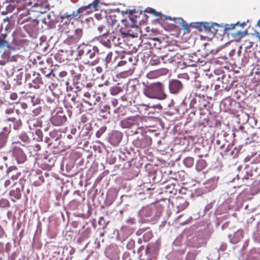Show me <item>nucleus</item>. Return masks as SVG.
Returning a JSON list of instances; mask_svg holds the SVG:
<instances>
[{
	"mask_svg": "<svg viewBox=\"0 0 260 260\" xmlns=\"http://www.w3.org/2000/svg\"><path fill=\"white\" fill-rule=\"evenodd\" d=\"M10 206L9 201L7 199H1L0 200V207L6 208L9 207Z\"/></svg>",
	"mask_w": 260,
	"mask_h": 260,
	"instance_id": "e433bc0d",
	"label": "nucleus"
},
{
	"mask_svg": "<svg viewBox=\"0 0 260 260\" xmlns=\"http://www.w3.org/2000/svg\"><path fill=\"white\" fill-rule=\"evenodd\" d=\"M178 209V212L182 211L185 209L189 205V202L183 197H177L174 202Z\"/></svg>",
	"mask_w": 260,
	"mask_h": 260,
	"instance_id": "f8f14e48",
	"label": "nucleus"
},
{
	"mask_svg": "<svg viewBox=\"0 0 260 260\" xmlns=\"http://www.w3.org/2000/svg\"><path fill=\"white\" fill-rule=\"evenodd\" d=\"M20 145L25 146L24 144H22L19 140L13 141L10 150L13 156L15 158L18 164L23 162L26 158V155L20 147Z\"/></svg>",
	"mask_w": 260,
	"mask_h": 260,
	"instance_id": "423d86ee",
	"label": "nucleus"
},
{
	"mask_svg": "<svg viewBox=\"0 0 260 260\" xmlns=\"http://www.w3.org/2000/svg\"><path fill=\"white\" fill-rule=\"evenodd\" d=\"M160 59L164 63H173V51L169 50V52L160 56Z\"/></svg>",
	"mask_w": 260,
	"mask_h": 260,
	"instance_id": "412c9836",
	"label": "nucleus"
},
{
	"mask_svg": "<svg viewBox=\"0 0 260 260\" xmlns=\"http://www.w3.org/2000/svg\"><path fill=\"white\" fill-rule=\"evenodd\" d=\"M127 63L128 61L126 59H124L123 60H121L119 61L117 64H116V66H123L124 65H126L127 66Z\"/></svg>",
	"mask_w": 260,
	"mask_h": 260,
	"instance_id": "864d4df0",
	"label": "nucleus"
},
{
	"mask_svg": "<svg viewBox=\"0 0 260 260\" xmlns=\"http://www.w3.org/2000/svg\"><path fill=\"white\" fill-rule=\"evenodd\" d=\"M4 244L3 242H0V251H2L4 249Z\"/></svg>",
	"mask_w": 260,
	"mask_h": 260,
	"instance_id": "774afa93",
	"label": "nucleus"
},
{
	"mask_svg": "<svg viewBox=\"0 0 260 260\" xmlns=\"http://www.w3.org/2000/svg\"><path fill=\"white\" fill-rule=\"evenodd\" d=\"M98 223L100 225L103 226V229H106L108 224V223L105 221L104 217L102 216L100 217Z\"/></svg>",
	"mask_w": 260,
	"mask_h": 260,
	"instance_id": "58836bf2",
	"label": "nucleus"
},
{
	"mask_svg": "<svg viewBox=\"0 0 260 260\" xmlns=\"http://www.w3.org/2000/svg\"><path fill=\"white\" fill-rule=\"evenodd\" d=\"M43 84V82L40 77H36L34 79L31 83H29V85L30 87H34L36 89L39 88Z\"/></svg>",
	"mask_w": 260,
	"mask_h": 260,
	"instance_id": "5701e85b",
	"label": "nucleus"
},
{
	"mask_svg": "<svg viewBox=\"0 0 260 260\" xmlns=\"http://www.w3.org/2000/svg\"><path fill=\"white\" fill-rule=\"evenodd\" d=\"M142 122V118L139 116H132L123 119L120 122V125L122 128L134 127L136 129L134 134H139V131H142L143 126L140 125ZM133 132V131H132Z\"/></svg>",
	"mask_w": 260,
	"mask_h": 260,
	"instance_id": "39448f33",
	"label": "nucleus"
},
{
	"mask_svg": "<svg viewBox=\"0 0 260 260\" xmlns=\"http://www.w3.org/2000/svg\"><path fill=\"white\" fill-rule=\"evenodd\" d=\"M164 89V84L161 82H157L147 85L144 89L143 93L145 95L149 98L161 100L167 98Z\"/></svg>",
	"mask_w": 260,
	"mask_h": 260,
	"instance_id": "f03ea898",
	"label": "nucleus"
},
{
	"mask_svg": "<svg viewBox=\"0 0 260 260\" xmlns=\"http://www.w3.org/2000/svg\"><path fill=\"white\" fill-rule=\"evenodd\" d=\"M119 54L117 51H115L114 52H110L108 53L105 58L107 66H108V64L111 66L115 63L117 59L119 58Z\"/></svg>",
	"mask_w": 260,
	"mask_h": 260,
	"instance_id": "f3484780",
	"label": "nucleus"
},
{
	"mask_svg": "<svg viewBox=\"0 0 260 260\" xmlns=\"http://www.w3.org/2000/svg\"><path fill=\"white\" fill-rule=\"evenodd\" d=\"M112 104L113 107H115L117 104V101L116 100H113L112 101Z\"/></svg>",
	"mask_w": 260,
	"mask_h": 260,
	"instance_id": "338daca9",
	"label": "nucleus"
},
{
	"mask_svg": "<svg viewBox=\"0 0 260 260\" xmlns=\"http://www.w3.org/2000/svg\"><path fill=\"white\" fill-rule=\"evenodd\" d=\"M41 57L40 56H38L37 57V58H35L34 60V64H41L42 63H43V60H41Z\"/></svg>",
	"mask_w": 260,
	"mask_h": 260,
	"instance_id": "603ef678",
	"label": "nucleus"
},
{
	"mask_svg": "<svg viewBox=\"0 0 260 260\" xmlns=\"http://www.w3.org/2000/svg\"><path fill=\"white\" fill-rule=\"evenodd\" d=\"M165 19L166 20H173L176 25H176V26H181L184 24L185 22L183 19L180 17L172 18L170 16H166Z\"/></svg>",
	"mask_w": 260,
	"mask_h": 260,
	"instance_id": "bb28decb",
	"label": "nucleus"
},
{
	"mask_svg": "<svg viewBox=\"0 0 260 260\" xmlns=\"http://www.w3.org/2000/svg\"><path fill=\"white\" fill-rule=\"evenodd\" d=\"M19 111L16 110V113L17 114V117H9L7 118V120L10 121L12 123L13 128L15 130H19L22 126V122L18 116Z\"/></svg>",
	"mask_w": 260,
	"mask_h": 260,
	"instance_id": "ddd939ff",
	"label": "nucleus"
},
{
	"mask_svg": "<svg viewBox=\"0 0 260 260\" xmlns=\"http://www.w3.org/2000/svg\"><path fill=\"white\" fill-rule=\"evenodd\" d=\"M51 75H53V77H55V74L53 73L52 70H51L49 73L46 75V77H49Z\"/></svg>",
	"mask_w": 260,
	"mask_h": 260,
	"instance_id": "0e129e2a",
	"label": "nucleus"
},
{
	"mask_svg": "<svg viewBox=\"0 0 260 260\" xmlns=\"http://www.w3.org/2000/svg\"><path fill=\"white\" fill-rule=\"evenodd\" d=\"M78 42L72 36H69L64 41V44L71 46L70 50L72 55H73L74 50L73 48L76 46V44Z\"/></svg>",
	"mask_w": 260,
	"mask_h": 260,
	"instance_id": "6ab92c4d",
	"label": "nucleus"
},
{
	"mask_svg": "<svg viewBox=\"0 0 260 260\" xmlns=\"http://www.w3.org/2000/svg\"><path fill=\"white\" fill-rule=\"evenodd\" d=\"M14 109L13 108H8L6 110L5 112L7 114H11L14 112Z\"/></svg>",
	"mask_w": 260,
	"mask_h": 260,
	"instance_id": "6e6d98bb",
	"label": "nucleus"
},
{
	"mask_svg": "<svg viewBox=\"0 0 260 260\" xmlns=\"http://www.w3.org/2000/svg\"><path fill=\"white\" fill-rule=\"evenodd\" d=\"M27 0H7V2L9 3H22L24 4H28V3L27 2Z\"/></svg>",
	"mask_w": 260,
	"mask_h": 260,
	"instance_id": "49530a36",
	"label": "nucleus"
},
{
	"mask_svg": "<svg viewBox=\"0 0 260 260\" xmlns=\"http://www.w3.org/2000/svg\"><path fill=\"white\" fill-rule=\"evenodd\" d=\"M207 62V58L205 56H202L201 58L199 57V60L198 63H200L201 65H204Z\"/></svg>",
	"mask_w": 260,
	"mask_h": 260,
	"instance_id": "3c124183",
	"label": "nucleus"
},
{
	"mask_svg": "<svg viewBox=\"0 0 260 260\" xmlns=\"http://www.w3.org/2000/svg\"><path fill=\"white\" fill-rule=\"evenodd\" d=\"M7 159V157L3 156L2 154H0V169H3L4 166L6 165V161Z\"/></svg>",
	"mask_w": 260,
	"mask_h": 260,
	"instance_id": "a19ab883",
	"label": "nucleus"
},
{
	"mask_svg": "<svg viewBox=\"0 0 260 260\" xmlns=\"http://www.w3.org/2000/svg\"><path fill=\"white\" fill-rule=\"evenodd\" d=\"M76 132H77V129L76 128L73 127V128H71V134L74 135L76 134Z\"/></svg>",
	"mask_w": 260,
	"mask_h": 260,
	"instance_id": "052dcab7",
	"label": "nucleus"
},
{
	"mask_svg": "<svg viewBox=\"0 0 260 260\" xmlns=\"http://www.w3.org/2000/svg\"><path fill=\"white\" fill-rule=\"evenodd\" d=\"M99 3V0H94L92 3L88 4L87 6L81 7L72 13L66 12L60 17L61 22L66 24L69 23L71 20L76 18L79 14L82 13L84 10L89 8H91L92 11H97L98 10Z\"/></svg>",
	"mask_w": 260,
	"mask_h": 260,
	"instance_id": "20e7f679",
	"label": "nucleus"
},
{
	"mask_svg": "<svg viewBox=\"0 0 260 260\" xmlns=\"http://www.w3.org/2000/svg\"><path fill=\"white\" fill-rule=\"evenodd\" d=\"M10 98L12 100H17L18 96L16 93H12L10 94Z\"/></svg>",
	"mask_w": 260,
	"mask_h": 260,
	"instance_id": "4d7b16f0",
	"label": "nucleus"
},
{
	"mask_svg": "<svg viewBox=\"0 0 260 260\" xmlns=\"http://www.w3.org/2000/svg\"><path fill=\"white\" fill-rule=\"evenodd\" d=\"M153 40L155 42L153 43L154 47L157 49H160L162 47L160 40L157 38H154Z\"/></svg>",
	"mask_w": 260,
	"mask_h": 260,
	"instance_id": "ea45409f",
	"label": "nucleus"
},
{
	"mask_svg": "<svg viewBox=\"0 0 260 260\" xmlns=\"http://www.w3.org/2000/svg\"><path fill=\"white\" fill-rule=\"evenodd\" d=\"M126 222L131 223V224H134L135 223V219L129 218L126 220Z\"/></svg>",
	"mask_w": 260,
	"mask_h": 260,
	"instance_id": "680f3d73",
	"label": "nucleus"
},
{
	"mask_svg": "<svg viewBox=\"0 0 260 260\" xmlns=\"http://www.w3.org/2000/svg\"><path fill=\"white\" fill-rule=\"evenodd\" d=\"M119 84L118 83L117 85L111 87L110 91V93L112 95H115L121 92L122 91V88L119 86Z\"/></svg>",
	"mask_w": 260,
	"mask_h": 260,
	"instance_id": "c85d7f7f",
	"label": "nucleus"
},
{
	"mask_svg": "<svg viewBox=\"0 0 260 260\" xmlns=\"http://www.w3.org/2000/svg\"><path fill=\"white\" fill-rule=\"evenodd\" d=\"M51 122L55 126H60L67 121V117L62 111H59L53 115L51 118Z\"/></svg>",
	"mask_w": 260,
	"mask_h": 260,
	"instance_id": "1a4fd4ad",
	"label": "nucleus"
},
{
	"mask_svg": "<svg viewBox=\"0 0 260 260\" xmlns=\"http://www.w3.org/2000/svg\"><path fill=\"white\" fill-rule=\"evenodd\" d=\"M44 182V178L43 175H35V180L33 182L34 185L39 186Z\"/></svg>",
	"mask_w": 260,
	"mask_h": 260,
	"instance_id": "b1692460",
	"label": "nucleus"
},
{
	"mask_svg": "<svg viewBox=\"0 0 260 260\" xmlns=\"http://www.w3.org/2000/svg\"><path fill=\"white\" fill-rule=\"evenodd\" d=\"M181 26L186 31V32L188 33L190 32L189 26L186 23L185 21L184 22V24Z\"/></svg>",
	"mask_w": 260,
	"mask_h": 260,
	"instance_id": "5fc2aeb1",
	"label": "nucleus"
},
{
	"mask_svg": "<svg viewBox=\"0 0 260 260\" xmlns=\"http://www.w3.org/2000/svg\"><path fill=\"white\" fill-rule=\"evenodd\" d=\"M7 173L8 175L10 176V179L13 182H17V180L20 178L21 175V173L14 167L9 168L7 170Z\"/></svg>",
	"mask_w": 260,
	"mask_h": 260,
	"instance_id": "dca6fc26",
	"label": "nucleus"
},
{
	"mask_svg": "<svg viewBox=\"0 0 260 260\" xmlns=\"http://www.w3.org/2000/svg\"><path fill=\"white\" fill-rule=\"evenodd\" d=\"M236 24H225L224 26V30L228 31L231 29H233L235 28Z\"/></svg>",
	"mask_w": 260,
	"mask_h": 260,
	"instance_id": "8fccbe9b",
	"label": "nucleus"
},
{
	"mask_svg": "<svg viewBox=\"0 0 260 260\" xmlns=\"http://www.w3.org/2000/svg\"><path fill=\"white\" fill-rule=\"evenodd\" d=\"M19 138L22 142L24 143L25 144L28 143L30 141V139L28 136L25 133H21L19 135Z\"/></svg>",
	"mask_w": 260,
	"mask_h": 260,
	"instance_id": "72a5a7b5",
	"label": "nucleus"
},
{
	"mask_svg": "<svg viewBox=\"0 0 260 260\" xmlns=\"http://www.w3.org/2000/svg\"><path fill=\"white\" fill-rule=\"evenodd\" d=\"M134 70H135L134 68H128V70L121 72L120 73V76L121 77L126 78L127 77L131 76L134 73Z\"/></svg>",
	"mask_w": 260,
	"mask_h": 260,
	"instance_id": "c756f323",
	"label": "nucleus"
},
{
	"mask_svg": "<svg viewBox=\"0 0 260 260\" xmlns=\"http://www.w3.org/2000/svg\"><path fill=\"white\" fill-rule=\"evenodd\" d=\"M125 58L128 61L127 67L129 68H134L135 69L134 66L135 64V63L133 62L134 60L135 59L132 57H129L128 58Z\"/></svg>",
	"mask_w": 260,
	"mask_h": 260,
	"instance_id": "79ce46f5",
	"label": "nucleus"
},
{
	"mask_svg": "<svg viewBox=\"0 0 260 260\" xmlns=\"http://www.w3.org/2000/svg\"><path fill=\"white\" fill-rule=\"evenodd\" d=\"M195 255L192 252L187 253L186 256V260H194Z\"/></svg>",
	"mask_w": 260,
	"mask_h": 260,
	"instance_id": "de8ad7c7",
	"label": "nucleus"
},
{
	"mask_svg": "<svg viewBox=\"0 0 260 260\" xmlns=\"http://www.w3.org/2000/svg\"><path fill=\"white\" fill-rule=\"evenodd\" d=\"M41 112L40 109H36L34 110H33V112L35 113V115H37L40 113Z\"/></svg>",
	"mask_w": 260,
	"mask_h": 260,
	"instance_id": "bf43d9fd",
	"label": "nucleus"
},
{
	"mask_svg": "<svg viewBox=\"0 0 260 260\" xmlns=\"http://www.w3.org/2000/svg\"><path fill=\"white\" fill-rule=\"evenodd\" d=\"M182 56L179 53H174L173 51V62L179 63L180 62Z\"/></svg>",
	"mask_w": 260,
	"mask_h": 260,
	"instance_id": "4c0bfd02",
	"label": "nucleus"
},
{
	"mask_svg": "<svg viewBox=\"0 0 260 260\" xmlns=\"http://www.w3.org/2000/svg\"><path fill=\"white\" fill-rule=\"evenodd\" d=\"M7 35L6 34H0V48L8 47L9 44L7 39Z\"/></svg>",
	"mask_w": 260,
	"mask_h": 260,
	"instance_id": "a878e982",
	"label": "nucleus"
},
{
	"mask_svg": "<svg viewBox=\"0 0 260 260\" xmlns=\"http://www.w3.org/2000/svg\"><path fill=\"white\" fill-rule=\"evenodd\" d=\"M164 71L163 70H156L150 71L147 74V77L148 79H153L157 78L161 76L164 75Z\"/></svg>",
	"mask_w": 260,
	"mask_h": 260,
	"instance_id": "aec40b11",
	"label": "nucleus"
},
{
	"mask_svg": "<svg viewBox=\"0 0 260 260\" xmlns=\"http://www.w3.org/2000/svg\"><path fill=\"white\" fill-rule=\"evenodd\" d=\"M118 20L115 15H109L106 16V23L101 25L98 27V30L102 36H111L115 34L118 29Z\"/></svg>",
	"mask_w": 260,
	"mask_h": 260,
	"instance_id": "7ed1b4c3",
	"label": "nucleus"
},
{
	"mask_svg": "<svg viewBox=\"0 0 260 260\" xmlns=\"http://www.w3.org/2000/svg\"><path fill=\"white\" fill-rule=\"evenodd\" d=\"M106 129V127H103L101 128L99 131H98L96 133V136L97 138H100L101 135L105 132Z\"/></svg>",
	"mask_w": 260,
	"mask_h": 260,
	"instance_id": "a18cd8bd",
	"label": "nucleus"
},
{
	"mask_svg": "<svg viewBox=\"0 0 260 260\" xmlns=\"http://www.w3.org/2000/svg\"><path fill=\"white\" fill-rule=\"evenodd\" d=\"M161 62V61L160 59V57H159V58L156 57V58H152L150 60V63L152 65H156V64H159Z\"/></svg>",
	"mask_w": 260,
	"mask_h": 260,
	"instance_id": "37998d69",
	"label": "nucleus"
},
{
	"mask_svg": "<svg viewBox=\"0 0 260 260\" xmlns=\"http://www.w3.org/2000/svg\"><path fill=\"white\" fill-rule=\"evenodd\" d=\"M200 52L196 53L191 56V58L190 60L191 61L192 63L190 64V66H195L196 63H198L199 60V56L200 55Z\"/></svg>",
	"mask_w": 260,
	"mask_h": 260,
	"instance_id": "f704fd0d",
	"label": "nucleus"
},
{
	"mask_svg": "<svg viewBox=\"0 0 260 260\" xmlns=\"http://www.w3.org/2000/svg\"><path fill=\"white\" fill-rule=\"evenodd\" d=\"M169 88L171 93L177 94L182 89L183 85L179 80L173 79L169 81Z\"/></svg>",
	"mask_w": 260,
	"mask_h": 260,
	"instance_id": "9b49d317",
	"label": "nucleus"
},
{
	"mask_svg": "<svg viewBox=\"0 0 260 260\" xmlns=\"http://www.w3.org/2000/svg\"><path fill=\"white\" fill-rule=\"evenodd\" d=\"M17 185H18V182H13L10 178L6 180L4 183V186L6 188L9 187L11 186H12V187H15Z\"/></svg>",
	"mask_w": 260,
	"mask_h": 260,
	"instance_id": "c9c22d12",
	"label": "nucleus"
},
{
	"mask_svg": "<svg viewBox=\"0 0 260 260\" xmlns=\"http://www.w3.org/2000/svg\"><path fill=\"white\" fill-rule=\"evenodd\" d=\"M117 31H116L115 34L111 36V39H112L113 46L122 47L121 45L124 42L123 38L121 35L117 34Z\"/></svg>",
	"mask_w": 260,
	"mask_h": 260,
	"instance_id": "a211bd4d",
	"label": "nucleus"
},
{
	"mask_svg": "<svg viewBox=\"0 0 260 260\" xmlns=\"http://www.w3.org/2000/svg\"><path fill=\"white\" fill-rule=\"evenodd\" d=\"M233 86V83H231L229 85L226 84L224 82H222V88L225 89L226 91H229Z\"/></svg>",
	"mask_w": 260,
	"mask_h": 260,
	"instance_id": "09e8293b",
	"label": "nucleus"
},
{
	"mask_svg": "<svg viewBox=\"0 0 260 260\" xmlns=\"http://www.w3.org/2000/svg\"><path fill=\"white\" fill-rule=\"evenodd\" d=\"M207 166V162L205 160L201 159L197 161L196 164V169L198 171H201Z\"/></svg>",
	"mask_w": 260,
	"mask_h": 260,
	"instance_id": "393cba45",
	"label": "nucleus"
},
{
	"mask_svg": "<svg viewBox=\"0 0 260 260\" xmlns=\"http://www.w3.org/2000/svg\"><path fill=\"white\" fill-rule=\"evenodd\" d=\"M29 127L31 128V126L34 127H39L42 126V122L37 119L30 120L29 121Z\"/></svg>",
	"mask_w": 260,
	"mask_h": 260,
	"instance_id": "7c9ffc66",
	"label": "nucleus"
},
{
	"mask_svg": "<svg viewBox=\"0 0 260 260\" xmlns=\"http://www.w3.org/2000/svg\"><path fill=\"white\" fill-rule=\"evenodd\" d=\"M183 163L187 167L190 168L194 164V159L191 157H186L183 160Z\"/></svg>",
	"mask_w": 260,
	"mask_h": 260,
	"instance_id": "2f4dec72",
	"label": "nucleus"
},
{
	"mask_svg": "<svg viewBox=\"0 0 260 260\" xmlns=\"http://www.w3.org/2000/svg\"><path fill=\"white\" fill-rule=\"evenodd\" d=\"M84 95L85 97L88 99H89L91 96L90 93H89L88 92H86L85 93H84Z\"/></svg>",
	"mask_w": 260,
	"mask_h": 260,
	"instance_id": "69168bd1",
	"label": "nucleus"
},
{
	"mask_svg": "<svg viewBox=\"0 0 260 260\" xmlns=\"http://www.w3.org/2000/svg\"><path fill=\"white\" fill-rule=\"evenodd\" d=\"M47 18L49 23H54L57 20V16L53 11H51L48 13Z\"/></svg>",
	"mask_w": 260,
	"mask_h": 260,
	"instance_id": "473e14b6",
	"label": "nucleus"
},
{
	"mask_svg": "<svg viewBox=\"0 0 260 260\" xmlns=\"http://www.w3.org/2000/svg\"><path fill=\"white\" fill-rule=\"evenodd\" d=\"M26 181L25 178H20L18 180V185L13 187L9 191V196L12 202H15L21 199V192L23 190Z\"/></svg>",
	"mask_w": 260,
	"mask_h": 260,
	"instance_id": "0eeeda50",
	"label": "nucleus"
},
{
	"mask_svg": "<svg viewBox=\"0 0 260 260\" xmlns=\"http://www.w3.org/2000/svg\"><path fill=\"white\" fill-rule=\"evenodd\" d=\"M190 25L194 28L198 29L200 31L205 30L206 31L212 32L214 31V26H218V24H211L208 22H195L191 23Z\"/></svg>",
	"mask_w": 260,
	"mask_h": 260,
	"instance_id": "9d476101",
	"label": "nucleus"
},
{
	"mask_svg": "<svg viewBox=\"0 0 260 260\" xmlns=\"http://www.w3.org/2000/svg\"><path fill=\"white\" fill-rule=\"evenodd\" d=\"M101 43L107 48H111L113 46L112 39L108 38V36H102L101 37Z\"/></svg>",
	"mask_w": 260,
	"mask_h": 260,
	"instance_id": "4be33fe9",
	"label": "nucleus"
},
{
	"mask_svg": "<svg viewBox=\"0 0 260 260\" xmlns=\"http://www.w3.org/2000/svg\"><path fill=\"white\" fill-rule=\"evenodd\" d=\"M10 133V130L9 128L5 127L3 128V131L0 133V149L3 148L8 140L9 134Z\"/></svg>",
	"mask_w": 260,
	"mask_h": 260,
	"instance_id": "2eb2a0df",
	"label": "nucleus"
},
{
	"mask_svg": "<svg viewBox=\"0 0 260 260\" xmlns=\"http://www.w3.org/2000/svg\"><path fill=\"white\" fill-rule=\"evenodd\" d=\"M77 59H82L84 63H89V59H93L99 54V49L95 46L82 44L77 48Z\"/></svg>",
	"mask_w": 260,
	"mask_h": 260,
	"instance_id": "f257e3e1",
	"label": "nucleus"
},
{
	"mask_svg": "<svg viewBox=\"0 0 260 260\" xmlns=\"http://www.w3.org/2000/svg\"><path fill=\"white\" fill-rule=\"evenodd\" d=\"M21 107L23 109H25L27 108V105L25 103H21Z\"/></svg>",
	"mask_w": 260,
	"mask_h": 260,
	"instance_id": "e2e57ef3",
	"label": "nucleus"
},
{
	"mask_svg": "<svg viewBox=\"0 0 260 260\" xmlns=\"http://www.w3.org/2000/svg\"><path fill=\"white\" fill-rule=\"evenodd\" d=\"M67 75V72L64 71L60 72L59 74V76L61 78L66 77Z\"/></svg>",
	"mask_w": 260,
	"mask_h": 260,
	"instance_id": "13d9d810",
	"label": "nucleus"
},
{
	"mask_svg": "<svg viewBox=\"0 0 260 260\" xmlns=\"http://www.w3.org/2000/svg\"><path fill=\"white\" fill-rule=\"evenodd\" d=\"M243 237V231L242 230H238L233 235H230L228 238L232 244L238 243Z\"/></svg>",
	"mask_w": 260,
	"mask_h": 260,
	"instance_id": "4468645a",
	"label": "nucleus"
},
{
	"mask_svg": "<svg viewBox=\"0 0 260 260\" xmlns=\"http://www.w3.org/2000/svg\"><path fill=\"white\" fill-rule=\"evenodd\" d=\"M139 131L140 135L138 136L136 139L133 141V145L139 148H144L150 146L152 144L151 138L147 135L146 132L143 133Z\"/></svg>",
	"mask_w": 260,
	"mask_h": 260,
	"instance_id": "6e6552de",
	"label": "nucleus"
},
{
	"mask_svg": "<svg viewBox=\"0 0 260 260\" xmlns=\"http://www.w3.org/2000/svg\"><path fill=\"white\" fill-rule=\"evenodd\" d=\"M153 234L151 232H148L146 233L143 236L144 240L148 241L152 238Z\"/></svg>",
	"mask_w": 260,
	"mask_h": 260,
	"instance_id": "c03bdc74",
	"label": "nucleus"
},
{
	"mask_svg": "<svg viewBox=\"0 0 260 260\" xmlns=\"http://www.w3.org/2000/svg\"><path fill=\"white\" fill-rule=\"evenodd\" d=\"M83 30L81 28H77L75 29L74 35H72L78 42L83 36Z\"/></svg>",
	"mask_w": 260,
	"mask_h": 260,
	"instance_id": "cd10ccee",
	"label": "nucleus"
}]
</instances>
